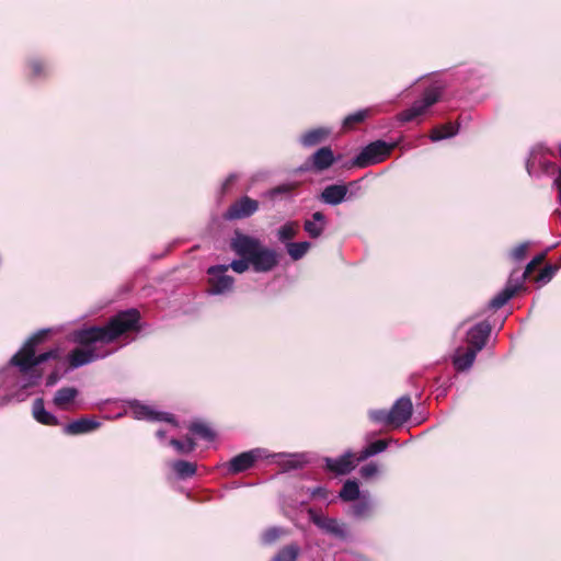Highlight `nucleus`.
Masks as SVG:
<instances>
[{"label": "nucleus", "instance_id": "f257e3e1", "mask_svg": "<svg viewBox=\"0 0 561 561\" xmlns=\"http://www.w3.org/2000/svg\"><path fill=\"white\" fill-rule=\"evenodd\" d=\"M48 332V329H44L30 336L21 350L11 357L9 366L0 370V407L12 400L24 401L28 396L24 390L38 385L42 380L43 374L38 370V366L49 359L58 358V348H51L39 355L35 354L36 346Z\"/></svg>", "mask_w": 561, "mask_h": 561}, {"label": "nucleus", "instance_id": "0eeeda50", "mask_svg": "<svg viewBox=\"0 0 561 561\" xmlns=\"http://www.w3.org/2000/svg\"><path fill=\"white\" fill-rule=\"evenodd\" d=\"M442 96V89L439 87H433L427 89L423 98L416 100L411 107L401 112L398 116L399 121L402 123H408L416 119L419 116H422L426 113V111L437 103Z\"/></svg>", "mask_w": 561, "mask_h": 561}, {"label": "nucleus", "instance_id": "f03ea898", "mask_svg": "<svg viewBox=\"0 0 561 561\" xmlns=\"http://www.w3.org/2000/svg\"><path fill=\"white\" fill-rule=\"evenodd\" d=\"M140 313L131 308L117 312L110 318L105 325H92L75 330L71 333V341L87 348H75L68 355L71 368H79L96 359L105 358L111 352L100 353L93 344H110L128 332H138Z\"/></svg>", "mask_w": 561, "mask_h": 561}, {"label": "nucleus", "instance_id": "f704fd0d", "mask_svg": "<svg viewBox=\"0 0 561 561\" xmlns=\"http://www.w3.org/2000/svg\"><path fill=\"white\" fill-rule=\"evenodd\" d=\"M545 259V254H538L536 255L530 262L527 263L525 271L517 277H515V282H520V287L524 288L525 279L528 277V275L536 268L538 264H540Z\"/></svg>", "mask_w": 561, "mask_h": 561}, {"label": "nucleus", "instance_id": "6ab92c4d", "mask_svg": "<svg viewBox=\"0 0 561 561\" xmlns=\"http://www.w3.org/2000/svg\"><path fill=\"white\" fill-rule=\"evenodd\" d=\"M32 415L34 420L43 425L56 426L59 425V421L55 414L45 409V403L42 398L34 400L32 404Z\"/></svg>", "mask_w": 561, "mask_h": 561}, {"label": "nucleus", "instance_id": "b1692460", "mask_svg": "<svg viewBox=\"0 0 561 561\" xmlns=\"http://www.w3.org/2000/svg\"><path fill=\"white\" fill-rule=\"evenodd\" d=\"M28 75L33 79H44L50 73L49 66L37 57H32L27 60Z\"/></svg>", "mask_w": 561, "mask_h": 561}, {"label": "nucleus", "instance_id": "a18cd8bd", "mask_svg": "<svg viewBox=\"0 0 561 561\" xmlns=\"http://www.w3.org/2000/svg\"><path fill=\"white\" fill-rule=\"evenodd\" d=\"M537 162V149H534L530 153L529 159L527 160V171L529 174L533 173V169Z\"/></svg>", "mask_w": 561, "mask_h": 561}, {"label": "nucleus", "instance_id": "e433bc0d", "mask_svg": "<svg viewBox=\"0 0 561 561\" xmlns=\"http://www.w3.org/2000/svg\"><path fill=\"white\" fill-rule=\"evenodd\" d=\"M284 534L280 527H271L266 529L262 535V541L266 545L275 542Z\"/></svg>", "mask_w": 561, "mask_h": 561}, {"label": "nucleus", "instance_id": "7c9ffc66", "mask_svg": "<svg viewBox=\"0 0 561 561\" xmlns=\"http://www.w3.org/2000/svg\"><path fill=\"white\" fill-rule=\"evenodd\" d=\"M458 134V126H454L453 124H446L440 127H436L431 133V140L432 141H439L443 139H447L450 137H454Z\"/></svg>", "mask_w": 561, "mask_h": 561}, {"label": "nucleus", "instance_id": "c85d7f7f", "mask_svg": "<svg viewBox=\"0 0 561 561\" xmlns=\"http://www.w3.org/2000/svg\"><path fill=\"white\" fill-rule=\"evenodd\" d=\"M188 428L190 432L207 442H213L216 437V433L211 427L202 421L193 422Z\"/></svg>", "mask_w": 561, "mask_h": 561}, {"label": "nucleus", "instance_id": "cd10ccee", "mask_svg": "<svg viewBox=\"0 0 561 561\" xmlns=\"http://www.w3.org/2000/svg\"><path fill=\"white\" fill-rule=\"evenodd\" d=\"M298 232V226L295 221H288L280 226L276 232L277 239L283 244L291 243V240Z\"/></svg>", "mask_w": 561, "mask_h": 561}, {"label": "nucleus", "instance_id": "f8f14e48", "mask_svg": "<svg viewBox=\"0 0 561 561\" xmlns=\"http://www.w3.org/2000/svg\"><path fill=\"white\" fill-rule=\"evenodd\" d=\"M376 502L369 491H363L360 497L354 501L350 508L348 515L354 519H368L374 516Z\"/></svg>", "mask_w": 561, "mask_h": 561}, {"label": "nucleus", "instance_id": "a211bd4d", "mask_svg": "<svg viewBox=\"0 0 561 561\" xmlns=\"http://www.w3.org/2000/svg\"><path fill=\"white\" fill-rule=\"evenodd\" d=\"M100 425L101 423L95 420L82 417L66 424L62 432L70 436L82 435L95 431Z\"/></svg>", "mask_w": 561, "mask_h": 561}, {"label": "nucleus", "instance_id": "39448f33", "mask_svg": "<svg viewBox=\"0 0 561 561\" xmlns=\"http://www.w3.org/2000/svg\"><path fill=\"white\" fill-rule=\"evenodd\" d=\"M396 147V144H389L385 140H376L368 144L352 160L353 167L366 168L383 161Z\"/></svg>", "mask_w": 561, "mask_h": 561}, {"label": "nucleus", "instance_id": "ddd939ff", "mask_svg": "<svg viewBox=\"0 0 561 561\" xmlns=\"http://www.w3.org/2000/svg\"><path fill=\"white\" fill-rule=\"evenodd\" d=\"M324 462L325 468L329 471H332L336 474H347L356 467L359 461H357V457H355V454L352 450H346L337 458L325 457Z\"/></svg>", "mask_w": 561, "mask_h": 561}, {"label": "nucleus", "instance_id": "c9c22d12", "mask_svg": "<svg viewBox=\"0 0 561 561\" xmlns=\"http://www.w3.org/2000/svg\"><path fill=\"white\" fill-rule=\"evenodd\" d=\"M169 444L172 447H174L179 454H190L196 447L195 442L190 437H187L185 440H179V439L172 438V439H170Z\"/></svg>", "mask_w": 561, "mask_h": 561}, {"label": "nucleus", "instance_id": "1a4fd4ad", "mask_svg": "<svg viewBox=\"0 0 561 561\" xmlns=\"http://www.w3.org/2000/svg\"><path fill=\"white\" fill-rule=\"evenodd\" d=\"M356 181L348 184H330L327 185L318 195V201L324 205L337 206L345 201L351 199L352 195L348 194V187L355 186Z\"/></svg>", "mask_w": 561, "mask_h": 561}, {"label": "nucleus", "instance_id": "72a5a7b5", "mask_svg": "<svg viewBox=\"0 0 561 561\" xmlns=\"http://www.w3.org/2000/svg\"><path fill=\"white\" fill-rule=\"evenodd\" d=\"M369 420L376 424L392 425V420L389 410L376 409L368 411Z\"/></svg>", "mask_w": 561, "mask_h": 561}, {"label": "nucleus", "instance_id": "de8ad7c7", "mask_svg": "<svg viewBox=\"0 0 561 561\" xmlns=\"http://www.w3.org/2000/svg\"><path fill=\"white\" fill-rule=\"evenodd\" d=\"M359 559H360L362 561H371L369 558L364 557V556H359Z\"/></svg>", "mask_w": 561, "mask_h": 561}, {"label": "nucleus", "instance_id": "473e14b6", "mask_svg": "<svg viewBox=\"0 0 561 561\" xmlns=\"http://www.w3.org/2000/svg\"><path fill=\"white\" fill-rule=\"evenodd\" d=\"M299 554V547L295 543L282 548L272 561H296Z\"/></svg>", "mask_w": 561, "mask_h": 561}, {"label": "nucleus", "instance_id": "6e6552de", "mask_svg": "<svg viewBox=\"0 0 561 561\" xmlns=\"http://www.w3.org/2000/svg\"><path fill=\"white\" fill-rule=\"evenodd\" d=\"M229 265H214L207 268L208 275V294L225 295L233 289L234 279L228 275Z\"/></svg>", "mask_w": 561, "mask_h": 561}, {"label": "nucleus", "instance_id": "9d476101", "mask_svg": "<svg viewBox=\"0 0 561 561\" xmlns=\"http://www.w3.org/2000/svg\"><path fill=\"white\" fill-rule=\"evenodd\" d=\"M130 412L136 420H146L150 422H167L176 425L175 417L167 412L156 411L152 407L140 403L139 401H131Z\"/></svg>", "mask_w": 561, "mask_h": 561}, {"label": "nucleus", "instance_id": "c756f323", "mask_svg": "<svg viewBox=\"0 0 561 561\" xmlns=\"http://www.w3.org/2000/svg\"><path fill=\"white\" fill-rule=\"evenodd\" d=\"M388 447V443L383 439L376 440L364 448L357 456V461H364L369 457L378 455L385 451Z\"/></svg>", "mask_w": 561, "mask_h": 561}, {"label": "nucleus", "instance_id": "a19ab883", "mask_svg": "<svg viewBox=\"0 0 561 561\" xmlns=\"http://www.w3.org/2000/svg\"><path fill=\"white\" fill-rule=\"evenodd\" d=\"M378 471H379V468H378L377 463L369 462V463L364 465L360 468L359 473H360L362 478L369 479V478L376 476L378 473Z\"/></svg>", "mask_w": 561, "mask_h": 561}, {"label": "nucleus", "instance_id": "bb28decb", "mask_svg": "<svg viewBox=\"0 0 561 561\" xmlns=\"http://www.w3.org/2000/svg\"><path fill=\"white\" fill-rule=\"evenodd\" d=\"M309 241L291 242L286 244V251L293 261L301 260L310 250Z\"/></svg>", "mask_w": 561, "mask_h": 561}, {"label": "nucleus", "instance_id": "4be33fe9", "mask_svg": "<svg viewBox=\"0 0 561 561\" xmlns=\"http://www.w3.org/2000/svg\"><path fill=\"white\" fill-rule=\"evenodd\" d=\"M311 160L316 170H327L334 162L333 151L330 147H322L312 154Z\"/></svg>", "mask_w": 561, "mask_h": 561}, {"label": "nucleus", "instance_id": "4c0bfd02", "mask_svg": "<svg viewBox=\"0 0 561 561\" xmlns=\"http://www.w3.org/2000/svg\"><path fill=\"white\" fill-rule=\"evenodd\" d=\"M557 271H558V266L551 265V264L546 265L539 273V275L537 277V282H541V283L550 282L552 279V277L554 276V274L557 273Z\"/></svg>", "mask_w": 561, "mask_h": 561}, {"label": "nucleus", "instance_id": "a878e982", "mask_svg": "<svg viewBox=\"0 0 561 561\" xmlns=\"http://www.w3.org/2000/svg\"><path fill=\"white\" fill-rule=\"evenodd\" d=\"M172 470L178 479L185 480L196 473V465L186 460H176L171 463Z\"/></svg>", "mask_w": 561, "mask_h": 561}, {"label": "nucleus", "instance_id": "09e8293b", "mask_svg": "<svg viewBox=\"0 0 561 561\" xmlns=\"http://www.w3.org/2000/svg\"><path fill=\"white\" fill-rule=\"evenodd\" d=\"M556 183L558 184V187H559V194H560V198H561V182L556 181Z\"/></svg>", "mask_w": 561, "mask_h": 561}, {"label": "nucleus", "instance_id": "dca6fc26", "mask_svg": "<svg viewBox=\"0 0 561 561\" xmlns=\"http://www.w3.org/2000/svg\"><path fill=\"white\" fill-rule=\"evenodd\" d=\"M520 289H523L520 282H515V271H513L505 287L490 300L489 307L495 310L502 308Z\"/></svg>", "mask_w": 561, "mask_h": 561}, {"label": "nucleus", "instance_id": "20e7f679", "mask_svg": "<svg viewBox=\"0 0 561 561\" xmlns=\"http://www.w3.org/2000/svg\"><path fill=\"white\" fill-rule=\"evenodd\" d=\"M260 459H271L272 462L280 465L286 470L299 468L305 462L304 455L300 454H270L265 448H253L231 458L227 463V470L230 474H238L252 468Z\"/></svg>", "mask_w": 561, "mask_h": 561}, {"label": "nucleus", "instance_id": "5701e85b", "mask_svg": "<svg viewBox=\"0 0 561 561\" xmlns=\"http://www.w3.org/2000/svg\"><path fill=\"white\" fill-rule=\"evenodd\" d=\"M77 396L78 390L75 387H62L56 391L53 403L58 409L67 410Z\"/></svg>", "mask_w": 561, "mask_h": 561}, {"label": "nucleus", "instance_id": "412c9836", "mask_svg": "<svg viewBox=\"0 0 561 561\" xmlns=\"http://www.w3.org/2000/svg\"><path fill=\"white\" fill-rule=\"evenodd\" d=\"M479 352L469 347L463 351L461 347H458L453 356V364L455 368L459 371H466L471 368L473 365L476 357Z\"/></svg>", "mask_w": 561, "mask_h": 561}, {"label": "nucleus", "instance_id": "c03bdc74", "mask_svg": "<svg viewBox=\"0 0 561 561\" xmlns=\"http://www.w3.org/2000/svg\"><path fill=\"white\" fill-rule=\"evenodd\" d=\"M61 378L60 374L58 373V370H54L53 373H50L48 376H47V379H46V386L47 387H51L57 383V381Z\"/></svg>", "mask_w": 561, "mask_h": 561}, {"label": "nucleus", "instance_id": "49530a36", "mask_svg": "<svg viewBox=\"0 0 561 561\" xmlns=\"http://www.w3.org/2000/svg\"><path fill=\"white\" fill-rule=\"evenodd\" d=\"M165 431L164 430H158L156 432V436L159 438V439H163L165 437Z\"/></svg>", "mask_w": 561, "mask_h": 561}, {"label": "nucleus", "instance_id": "2f4dec72", "mask_svg": "<svg viewBox=\"0 0 561 561\" xmlns=\"http://www.w3.org/2000/svg\"><path fill=\"white\" fill-rule=\"evenodd\" d=\"M369 114H370L369 108H363V110H358L354 113H351L344 117V119L342 122V126L344 129H351L356 124L363 123L369 116Z\"/></svg>", "mask_w": 561, "mask_h": 561}, {"label": "nucleus", "instance_id": "4468645a", "mask_svg": "<svg viewBox=\"0 0 561 561\" xmlns=\"http://www.w3.org/2000/svg\"><path fill=\"white\" fill-rule=\"evenodd\" d=\"M490 333V323L486 321L479 322L468 330L466 342L469 347L480 352L484 348Z\"/></svg>", "mask_w": 561, "mask_h": 561}, {"label": "nucleus", "instance_id": "79ce46f5", "mask_svg": "<svg viewBox=\"0 0 561 561\" xmlns=\"http://www.w3.org/2000/svg\"><path fill=\"white\" fill-rule=\"evenodd\" d=\"M307 493L311 497H318V499H322V500H327L329 496L328 490L324 486H320V485L314 486V488H308Z\"/></svg>", "mask_w": 561, "mask_h": 561}, {"label": "nucleus", "instance_id": "7ed1b4c3", "mask_svg": "<svg viewBox=\"0 0 561 561\" xmlns=\"http://www.w3.org/2000/svg\"><path fill=\"white\" fill-rule=\"evenodd\" d=\"M230 247L240 257H249L256 273L271 272L279 263L278 253L274 249L264 247L257 238L237 232Z\"/></svg>", "mask_w": 561, "mask_h": 561}, {"label": "nucleus", "instance_id": "ea45409f", "mask_svg": "<svg viewBox=\"0 0 561 561\" xmlns=\"http://www.w3.org/2000/svg\"><path fill=\"white\" fill-rule=\"evenodd\" d=\"M529 247V242H523L516 245L514 249L511 250L510 256L514 261H522L527 252V249Z\"/></svg>", "mask_w": 561, "mask_h": 561}, {"label": "nucleus", "instance_id": "58836bf2", "mask_svg": "<svg viewBox=\"0 0 561 561\" xmlns=\"http://www.w3.org/2000/svg\"><path fill=\"white\" fill-rule=\"evenodd\" d=\"M229 265V268H232L236 273H244L249 270L251 262L249 257H241L239 260H233Z\"/></svg>", "mask_w": 561, "mask_h": 561}, {"label": "nucleus", "instance_id": "9b49d317", "mask_svg": "<svg viewBox=\"0 0 561 561\" xmlns=\"http://www.w3.org/2000/svg\"><path fill=\"white\" fill-rule=\"evenodd\" d=\"M259 209V202L249 197L243 196L233 204L224 214L226 220L243 219L252 216Z\"/></svg>", "mask_w": 561, "mask_h": 561}, {"label": "nucleus", "instance_id": "f3484780", "mask_svg": "<svg viewBox=\"0 0 561 561\" xmlns=\"http://www.w3.org/2000/svg\"><path fill=\"white\" fill-rule=\"evenodd\" d=\"M327 226L328 219L322 211H314L310 218L304 221V230L311 239L320 238Z\"/></svg>", "mask_w": 561, "mask_h": 561}, {"label": "nucleus", "instance_id": "423d86ee", "mask_svg": "<svg viewBox=\"0 0 561 561\" xmlns=\"http://www.w3.org/2000/svg\"><path fill=\"white\" fill-rule=\"evenodd\" d=\"M307 514L309 520L323 534L339 540H346L348 538V527L344 522L319 513L313 508H309Z\"/></svg>", "mask_w": 561, "mask_h": 561}, {"label": "nucleus", "instance_id": "aec40b11", "mask_svg": "<svg viewBox=\"0 0 561 561\" xmlns=\"http://www.w3.org/2000/svg\"><path fill=\"white\" fill-rule=\"evenodd\" d=\"M332 133L329 127H318L304 133L299 137V142L306 148L313 147L324 141Z\"/></svg>", "mask_w": 561, "mask_h": 561}, {"label": "nucleus", "instance_id": "37998d69", "mask_svg": "<svg viewBox=\"0 0 561 561\" xmlns=\"http://www.w3.org/2000/svg\"><path fill=\"white\" fill-rule=\"evenodd\" d=\"M239 175L237 173H230L221 185L222 192L229 190V187L238 180Z\"/></svg>", "mask_w": 561, "mask_h": 561}, {"label": "nucleus", "instance_id": "393cba45", "mask_svg": "<svg viewBox=\"0 0 561 561\" xmlns=\"http://www.w3.org/2000/svg\"><path fill=\"white\" fill-rule=\"evenodd\" d=\"M362 493L357 481L347 480L339 492V497L344 502L353 503L360 497Z\"/></svg>", "mask_w": 561, "mask_h": 561}, {"label": "nucleus", "instance_id": "2eb2a0df", "mask_svg": "<svg viewBox=\"0 0 561 561\" xmlns=\"http://www.w3.org/2000/svg\"><path fill=\"white\" fill-rule=\"evenodd\" d=\"M393 426L398 427L408 422L413 412V403L409 396H402L389 410Z\"/></svg>", "mask_w": 561, "mask_h": 561}]
</instances>
